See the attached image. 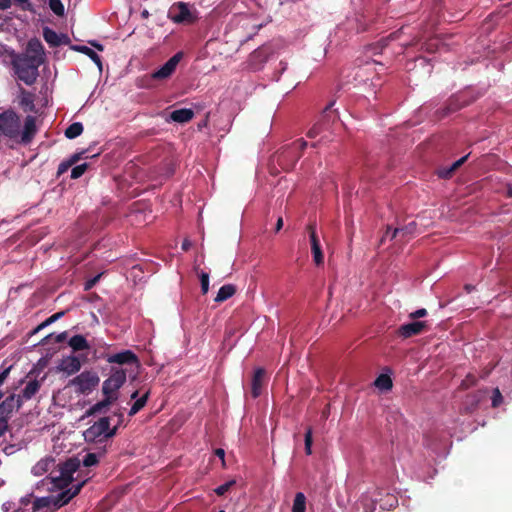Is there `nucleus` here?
<instances>
[{"label": "nucleus", "mask_w": 512, "mask_h": 512, "mask_svg": "<svg viewBox=\"0 0 512 512\" xmlns=\"http://www.w3.org/2000/svg\"><path fill=\"white\" fill-rule=\"evenodd\" d=\"M215 455L219 457L222 460V463L224 464V457H225V451L221 448L216 449Z\"/></svg>", "instance_id": "nucleus-40"}, {"label": "nucleus", "mask_w": 512, "mask_h": 512, "mask_svg": "<svg viewBox=\"0 0 512 512\" xmlns=\"http://www.w3.org/2000/svg\"><path fill=\"white\" fill-rule=\"evenodd\" d=\"M389 235V231L386 232V235L385 237L382 239V241H384V239Z\"/></svg>", "instance_id": "nucleus-50"}, {"label": "nucleus", "mask_w": 512, "mask_h": 512, "mask_svg": "<svg viewBox=\"0 0 512 512\" xmlns=\"http://www.w3.org/2000/svg\"><path fill=\"white\" fill-rule=\"evenodd\" d=\"M190 246H191L190 240L185 239L182 243V249L186 251L190 248Z\"/></svg>", "instance_id": "nucleus-45"}, {"label": "nucleus", "mask_w": 512, "mask_h": 512, "mask_svg": "<svg viewBox=\"0 0 512 512\" xmlns=\"http://www.w3.org/2000/svg\"><path fill=\"white\" fill-rule=\"evenodd\" d=\"M17 56L18 55H16L13 50L3 44H0V62L3 64H12Z\"/></svg>", "instance_id": "nucleus-21"}, {"label": "nucleus", "mask_w": 512, "mask_h": 512, "mask_svg": "<svg viewBox=\"0 0 512 512\" xmlns=\"http://www.w3.org/2000/svg\"><path fill=\"white\" fill-rule=\"evenodd\" d=\"M235 484L234 480L228 481L215 489L216 494L224 495L233 485Z\"/></svg>", "instance_id": "nucleus-35"}, {"label": "nucleus", "mask_w": 512, "mask_h": 512, "mask_svg": "<svg viewBox=\"0 0 512 512\" xmlns=\"http://www.w3.org/2000/svg\"><path fill=\"white\" fill-rule=\"evenodd\" d=\"M424 327H425V322L415 321V322H411V323L404 324V325L400 326L398 332L402 337L408 338L413 335H417V334L421 333Z\"/></svg>", "instance_id": "nucleus-11"}, {"label": "nucleus", "mask_w": 512, "mask_h": 512, "mask_svg": "<svg viewBox=\"0 0 512 512\" xmlns=\"http://www.w3.org/2000/svg\"><path fill=\"white\" fill-rule=\"evenodd\" d=\"M219 512H224L223 510L219 511Z\"/></svg>", "instance_id": "nucleus-53"}, {"label": "nucleus", "mask_w": 512, "mask_h": 512, "mask_svg": "<svg viewBox=\"0 0 512 512\" xmlns=\"http://www.w3.org/2000/svg\"><path fill=\"white\" fill-rule=\"evenodd\" d=\"M99 457L95 453H88L83 458V465L85 467H91L98 463Z\"/></svg>", "instance_id": "nucleus-31"}, {"label": "nucleus", "mask_w": 512, "mask_h": 512, "mask_svg": "<svg viewBox=\"0 0 512 512\" xmlns=\"http://www.w3.org/2000/svg\"><path fill=\"white\" fill-rule=\"evenodd\" d=\"M13 1L15 3H17L18 5H20V7L23 10H27V11L33 10V6L29 0H13ZM11 5H12L11 0H0V9L1 10L9 9L11 7Z\"/></svg>", "instance_id": "nucleus-22"}, {"label": "nucleus", "mask_w": 512, "mask_h": 512, "mask_svg": "<svg viewBox=\"0 0 512 512\" xmlns=\"http://www.w3.org/2000/svg\"><path fill=\"white\" fill-rule=\"evenodd\" d=\"M310 241H311V250H312L313 260H314L315 264L319 266V265L323 264L324 256H323V253L321 250L319 240H318L314 230H312L310 233Z\"/></svg>", "instance_id": "nucleus-13"}, {"label": "nucleus", "mask_w": 512, "mask_h": 512, "mask_svg": "<svg viewBox=\"0 0 512 512\" xmlns=\"http://www.w3.org/2000/svg\"><path fill=\"white\" fill-rule=\"evenodd\" d=\"M374 384L378 389L382 391H388L392 387V380L388 375L381 374L380 376L377 377Z\"/></svg>", "instance_id": "nucleus-25"}, {"label": "nucleus", "mask_w": 512, "mask_h": 512, "mask_svg": "<svg viewBox=\"0 0 512 512\" xmlns=\"http://www.w3.org/2000/svg\"><path fill=\"white\" fill-rule=\"evenodd\" d=\"M235 291H236V289L233 285H231V284L224 285L219 289V291L215 297V301L223 302V301L229 299L230 297H232L234 295Z\"/></svg>", "instance_id": "nucleus-19"}, {"label": "nucleus", "mask_w": 512, "mask_h": 512, "mask_svg": "<svg viewBox=\"0 0 512 512\" xmlns=\"http://www.w3.org/2000/svg\"><path fill=\"white\" fill-rule=\"evenodd\" d=\"M7 428V423L5 420L3 419H0V437L2 436V434L4 433V431L6 430Z\"/></svg>", "instance_id": "nucleus-42"}, {"label": "nucleus", "mask_w": 512, "mask_h": 512, "mask_svg": "<svg viewBox=\"0 0 512 512\" xmlns=\"http://www.w3.org/2000/svg\"><path fill=\"white\" fill-rule=\"evenodd\" d=\"M297 144L300 146V148H304L306 146V142L302 140H299Z\"/></svg>", "instance_id": "nucleus-48"}, {"label": "nucleus", "mask_w": 512, "mask_h": 512, "mask_svg": "<svg viewBox=\"0 0 512 512\" xmlns=\"http://www.w3.org/2000/svg\"><path fill=\"white\" fill-rule=\"evenodd\" d=\"M265 371L262 368H258L255 370L253 379H252V395L253 397H258L261 394V389L264 383Z\"/></svg>", "instance_id": "nucleus-14"}, {"label": "nucleus", "mask_w": 512, "mask_h": 512, "mask_svg": "<svg viewBox=\"0 0 512 512\" xmlns=\"http://www.w3.org/2000/svg\"><path fill=\"white\" fill-rule=\"evenodd\" d=\"M76 50L86 54L98 66L99 70L100 71L102 70L101 59H100L99 55L94 50H92L91 48H89L87 46H78V47H76Z\"/></svg>", "instance_id": "nucleus-23"}, {"label": "nucleus", "mask_w": 512, "mask_h": 512, "mask_svg": "<svg viewBox=\"0 0 512 512\" xmlns=\"http://www.w3.org/2000/svg\"><path fill=\"white\" fill-rule=\"evenodd\" d=\"M57 368L67 375H72L81 369V362L77 356L69 355L60 361Z\"/></svg>", "instance_id": "nucleus-9"}, {"label": "nucleus", "mask_w": 512, "mask_h": 512, "mask_svg": "<svg viewBox=\"0 0 512 512\" xmlns=\"http://www.w3.org/2000/svg\"><path fill=\"white\" fill-rule=\"evenodd\" d=\"M194 116L193 110L189 108H182L178 110H174L170 114V119L174 122L178 123H186L190 121Z\"/></svg>", "instance_id": "nucleus-15"}, {"label": "nucleus", "mask_w": 512, "mask_h": 512, "mask_svg": "<svg viewBox=\"0 0 512 512\" xmlns=\"http://www.w3.org/2000/svg\"><path fill=\"white\" fill-rule=\"evenodd\" d=\"M0 132L16 142L29 143L36 133L35 118L27 116L21 130V121L14 112H4L0 115Z\"/></svg>", "instance_id": "nucleus-3"}, {"label": "nucleus", "mask_w": 512, "mask_h": 512, "mask_svg": "<svg viewBox=\"0 0 512 512\" xmlns=\"http://www.w3.org/2000/svg\"><path fill=\"white\" fill-rule=\"evenodd\" d=\"M282 227H283V219L281 217H279L277 220V223H276L275 230L278 232L282 229Z\"/></svg>", "instance_id": "nucleus-43"}, {"label": "nucleus", "mask_w": 512, "mask_h": 512, "mask_svg": "<svg viewBox=\"0 0 512 512\" xmlns=\"http://www.w3.org/2000/svg\"><path fill=\"white\" fill-rule=\"evenodd\" d=\"M43 62L42 45L31 41L25 54L18 55L12 65L18 79L27 85H32L38 76V68Z\"/></svg>", "instance_id": "nucleus-2"}, {"label": "nucleus", "mask_w": 512, "mask_h": 512, "mask_svg": "<svg viewBox=\"0 0 512 512\" xmlns=\"http://www.w3.org/2000/svg\"><path fill=\"white\" fill-rule=\"evenodd\" d=\"M117 427H110V419L102 417L87 428L84 433L86 442H102L115 435Z\"/></svg>", "instance_id": "nucleus-5"}, {"label": "nucleus", "mask_w": 512, "mask_h": 512, "mask_svg": "<svg viewBox=\"0 0 512 512\" xmlns=\"http://www.w3.org/2000/svg\"><path fill=\"white\" fill-rule=\"evenodd\" d=\"M327 414H328V412H326V411H325V412L323 413V416H324V417H327Z\"/></svg>", "instance_id": "nucleus-52"}, {"label": "nucleus", "mask_w": 512, "mask_h": 512, "mask_svg": "<svg viewBox=\"0 0 512 512\" xmlns=\"http://www.w3.org/2000/svg\"><path fill=\"white\" fill-rule=\"evenodd\" d=\"M306 510V498L301 492L295 495L292 512H305Z\"/></svg>", "instance_id": "nucleus-26"}, {"label": "nucleus", "mask_w": 512, "mask_h": 512, "mask_svg": "<svg viewBox=\"0 0 512 512\" xmlns=\"http://www.w3.org/2000/svg\"><path fill=\"white\" fill-rule=\"evenodd\" d=\"M84 158H88V156H86V151L74 153L73 155L70 156V158L67 161L62 162L59 165L58 174L60 175L65 173L71 166L75 165L78 161Z\"/></svg>", "instance_id": "nucleus-16"}, {"label": "nucleus", "mask_w": 512, "mask_h": 512, "mask_svg": "<svg viewBox=\"0 0 512 512\" xmlns=\"http://www.w3.org/2000/svg\"><path fill=\"white\" fill-rule=\"evenodd\" d=\"M83 132V125L80 122L72 123L65 131V136L74 139Z\"/></svg>", "instance_id": "nucleus-27"}, {"label": "nucleus", "mask_w": 512, "mask_h": 512, "mask_svg": "<svg viewBox=\"0 0 512 512\" xmlns=\"http://www.w3.org/2000/svg\"><path fill=\"white\" fill-rule=\"evenodd\" d=\"M69 346L74 351L86 350L89 348L87 340L82 335H75L69 340Z\"/></svg>", "instance_id": "nucleus-20"}, {"label": "nucleus", "mask_w": 512, "mask_h": 512, "mask_svg": "<svg viewBox=\"0 0 512 512\" xmlns=\"http://www.w3.org/2000/svg\"><path fill=\"white\" fill-rule=\"evenodd\" d=\"M5 22H6L5 18L3 17L2 14H0V29L4 28Z\"/></svg>", "instance_id": "nucleus-47"}, {"label": "nucleus", "mask_w": 512, "mask_h": 512, "mask_svg": "<svg viewBox=\"0 0 512 512\" xmlns=\"http://www.w3.org/2000/svg\"><path fill=\"white\" fill-rule=\"evenodd\" d=\"M41 385H42V380H37V379L29 380L26 383L24 389L22 390L21 395H19V396L21 397V399L23 401L30 400L39 391Z\"/></svg>", "instance_id": "nucleus-12"}, {"label": "nucleus", "mask_w": 512, "mask_h": 512, "mask_svg": "<svg viewBox=\"0 0 512 512\" xmlns=\"http://www.w3.org/2000/svg\"><path fill=\"white\" fill-rule=\"evenodd\" d=\"M44 38L49 44L57 45L59 43L58 35L51 29L46 28L44 30Z\"/></svg>", "instance_id": "nucleus-30"}, {"label": "nucleus", "mask_w": 512, "mask_h": 512, "mask_svg": "<svg viewBox=\"0 0 512 512\" xmlns=\"http://www.w3.org/2000/svg\"><path fill=\"white\" fill-rule=\"evenodd\" d=\"M17 512H26V510H22V508H20Z\"/></svg>", "instance_id": "nucleus-51"}, {"label": "nucleus", "mask_w": 512, "mask_h": 512, "mask_svg": "<svg viewBox=\"0 0 512 512\" xmlns=\"http://www.w3.org/2000/svg\"><path fill=\"white\" fill-rule=\"evenodd\" d=\"M55 466V460L51 457H45L40 459L31 469V473L36 477L44 476L49 473V476L42 479L37 483V489L43 488L46 491H55L57 489L63 490L56 496L50 495L45 497L34 498L32 495H28L21 499V505H31L33 511H38L42 508L54 507L55 509L65 505L76 496L85 484V480L76 481L73 478V474L78 470L80 461L75 458H71L63 463L58 471H53Z\"/></svg>", "instance_id": "nucleus-1"}, {"label": "nucleus", "mask_w": 512, "mask_h": 512, "mask_svg": "<svg viewBox=\"0 0 512 512\" xmlns=\"http://www.w3.org/2000/svg\"><path fill=\"white\" fill-rule=\"evenodd\" d=\"M201 290L203 294H206L209 290V275L208 273L202 272L200 275Z\"/></svg>", "instance_id": "nucleus-34"}, {"label": "nucleus", "mask_w": 512, "mask_h": 512, "mask_svg": "<svg viewBox=\"0 0 512 512\" xmlns=\"http://www.w3.org/2000/svg\"><path fill=\"white\" fill-rule=\"evenodd\" d=\"M63 315V312H59V313H56L54 315H52L50 318H48L39 328H41L42 326H46L54 321H56L57 319H59L60 317H62Z\"/></svg>", "instance_id": "nucleus-38"}, {"label": "nucleus", "mask_w": 512, "mask_h": 512, "mask_svg": "<svg viewBox=\"0 0 512 512\" xmlns=\"http://www.w3.org/2000/svg\"><path fill=\"white\" fill-rule=\"evenodd\" d=\"M109 363L132 364L138 367L136 356L131 351H124L108 357Z\"/></svg>", "instance_id": "nucleus-10"}, {"label": "nucleus", "mask_w": 512, "mask_h": 512, "mask_svg": "<svg viewBox=\"0 0 512 512\" xmlns=\"http://www.w3.org/2000/svg\"><path fill=\"white\" fill-rule=\"evenodd\" d=\"M87 167L88 165L86 163L75 166L71 171V178L78 179L81 177L85 173Z\"/></svg>", "instance_id": "nucleus-32"}, {"label": "nucleus", "mask_w": 512, "mask_h": 512, "mask_svg": "<svg viewBox=\"0 0 512 512\" xmlns=\"http://www.w3.org/2000/svg\"><path fill=\"white\" fill-rule=\"evenodd\" d=\"M137 397H138V392L137 391L133 392L131 395V399H136V401L134 402V404L132 405V407L129 411L130 416L135 415L145 406L147 399H148V392H146L140 398H137Z\"/></svg>", "instance_id": "nucleus-18"}, {"label": "nucleus", "mask_w": 512, "mask_h": 512, "mask_svg": "<svg viewBox=\"0 0 512 512\" xmlns=\"http://www.w3.org/2000/svg\"><path fill=\"white\" fill-rule=\"evenodd\" d=\"M94 47H96L98 50L102 51L103 50V46L100 45V44H93Z\"/></svg>", "instance_id": "nucleus-49"}, {"label": "nucleus", "mask_w": 512, "mask_h": 512, "mask_svg": "<svg viewBox=\"0 0 512 512\" xmlns=\"http://www.w3.org/2000/svg\"><path fill=\"white\" fill-rule=\"evenodd\" d=\"M468 155L460 158L459 160L455 161L451 167L449 168V170L447 171H441L440 172V176L441 177H449L453 171H455L458 167H460L467 159Z\"/></svg>", "instance_id": "nucleus-29"}, {"label": "nucleus", "mask_w": 512, "mask_h": 512, "mask_svg": "<svg viewBox=\"0 0 512 512\" xmlns=\"http://www.w3.org/2000/svg\"><path fill=\"white\" fill-rule=\"evenodd\" d=\"M102 274H98L96 275L95 277L89 279L88 281H86L85 283V290H90L97 282L98 280L100 279Z\"/></svg>", "instance_id": "nucleus-36"}, {"label": "nucleus", "mask_w": 512, "mask_h": 512, "mask_svg": "<svg viewBox=\"0 0 512 512\" xmlns=\"http://www.w3.org/2000/svg\"><path fill=\"white\" fill-rule=\"evenodd\" d=\"M126 381V371L124 369H112L110 376L102 384V393L104 398L94 404L90 414L100 413L114 404L119 397V389Z\"/></svg>", "instance_id": "nucleus-4"}, {"label": "nucleus", "mask_w": 512, "mask_h": 512, "mask_svg": "<svg viewBox=\"0 0 512 512\" xmlns=\"http://www.w3.org/2000/svg\"><path fill=\"white\" fill-rule=\"evenodd\" d=\"M49 7L58 16H62L65 12L61 0H49Z\"/></svg>", "instance_id": "nucleus-28"}, {"label": "nucleus", "mask_w": 512, "mask_h": 512, "mask_svg": "<svg viewBox=\"0 0 512 512\" xmlns=\"http://www.w3.org/2000/svg\"><path fill=\"white\" fill-rule=\"evenodd\" d=\"M473 382H474V378L471 376H468L467 379L463 381L462 385L467 387L470 384H472Z\"/></svg>", "instance_id": "nucleus-44"}, {"label": "nucleus", "mask_w": 512, "mask_h": 512, "mask_svg": "<svg viewBox=\"0 0 512 512\" xmlns=\"http://www.w3.org/2000/svg\"><path fill=\"white\" fill-rule=\"evenodd\" d=\"M66 337H67V332H62L56 336L55 340L57 343H60V342H63L66 339Z\"/></svg>", "instance_id": "nucleus-41"}, {"label": "nucleus", "mask_w": 512, "mask_h": 512, "mask_svg": "<svg viewBox=\"0 0 512 512\" xmlns=\"http://www.w3.org/2000/svg\"><path fill=\"white\" fill-rule=\"evenodd\" d=\"M183 57L182 52L176 53L172 56L163 66H161L158 70L151 74V78L154 80H166L172 76L175 72L178 64L180 63Z\"/></svg>", "instance_id": "nucleus-8"}, {"label": "nucleus", "mask_w": 512, "mask_h": 512, "mask_svg": "<svg viewBox=\"0 0 512 512\" xmlns=\"http://www.w3.org/2000/svg\"><path fill=\"white\" fill-rule=\"evenodd\" d=\"M500 398H501L500 392L498 390H496V395H495V397L493 399V405L494 406L498 405V399H500Z\"/></svg>", "instance_id": "nucleus-46"}, {"label": "nucleus", "mask_w": 512, "mask_h": 512, "mask_svg": "<svg viewBox=\"0 0 512 512\" xmlns=\"http://www.w3.org/2000/svg\"><path fill=\"white\" fill-rule=\"evenodd\" d=\"M312 430L309 428L305 434V452L307 455L312 453Z\"/></svg>", "instance_id": "nucleus-33"}, {"label": "nucleus", "mask_w": 512, "mask_h": 512, "mask_svg": "<svg viewBox=\"0 0 512 512\" xmlns=\"http://www.w3.org/2000/svg\"><path fill=\"white\" fill-rule=\"evenodd\" d=\"M99 382L100 378L96 372L84 371L73 378L69 385L74 387L76 393L88 395L98 386Z\"/></svg>", "instance_id": "nucleus-6"}, {"label": "nucleus", "mask_w": 512, "mask_h": 512, "mask_svg": "<svg viewBox=\"0 0 512 512\" xmlns=\"http://www.w3.org/2000/svg\"><path fill=\"white\" fill-rule=\"evenodd\" d=\"M415 231H416V223L411 222L408 225H406L405 227L395 228L393 230L390 238L394 239V238L398 237L399 235H401V236L410 235V234H413Z\"/></svg>", "instance_id": "nucleus-24"}, {"label": "nucleus", "mask_w": 512, "mask_h": 512, "mask_svg": "<svg viewBox=\"0 0 512 512\" xmlns=\"http://www.w3.org/2000/svg\"><path fill=\"white\" fill-rule=\"evenodd\" d=\"M426 314H427L426 309L422 308V309L416 310L415 312H412L409 315V317L412 318V319H416V318L424 317Z\"/></svg>", "instance_id": "nucleus-37"}, {"label": "nucleus", "mask_w": 512, "mask_h": 512, "mask_svg": "<svg viewBox=\"0 0 512 512\" xmlns=\"http://www.w3.org/2000/svg\"><path fill=\"white\" fill-rule=\"evenodd\" d=\"M169 17L175 23L191 24L198 18V13L193 6L178 2L169 9Z\"/></svg>", "instance_id": "nucleus-7"}, {"label": "nucleus", "mask_w": 512, "mask_h": 512, "mask_svg": "<svg viewBox=\"0 0 512 512\" xmlns=\"http://www.w3.org/2000/svg\"><path fill=\"white\" fill-rule=\"evenodd\" d=\"M22 401L23 400L21 399L20 396H18L17 398L15 397V395L7 397L0 405V414H3L5 412L9 413L14 408H19Z\"/></svg>", "instance_id": "nucleus-17"}, {"label": "nucleus", "mask_w": 512, "mask_h": 512, "mask_svg": "<svg viewBox=\"0 0 512 512\" xmlns=\"http://www.w3.org/2000/svg\"><path fill=\"white\" fill-rule=\"evenodd\" d=\"M319 133H320V126H319V125H315L314 127H312V128L308 131L307 135H308V137H310V138H314V137H316Z\"/></svg>", "instance_id": "nucleus-39"}]
</instances>
